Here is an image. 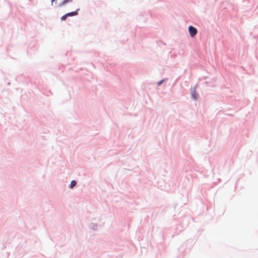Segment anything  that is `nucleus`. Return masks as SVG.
I'll return each instance as SVG.
<instances>
[{
	"instance_id": "39448f33",
	"label": "nucleus",
	"mask_w": 258,
	"mask_h": 258,
	"mask_svg": "<svg viewBox=\"0 0 258 258\" xmlns=\"http://www.w3.org/2000/svg\"><path fill=\"white\" fill-rule=\"evenodd\" d=\"M68 17L67 14L63 15V16L61 17V21H64L66 20L67 18Z\"/></svg>"
},
{
	"instance_id": "f257e3e1",
	"label": "nucleus",
	"mask_w": 258,
	"mask_h": 258,
	"mask_svg": "<svg viewBox=\"0 0 258 258\" xmlns=\"http://www.w3.org/2000/svg\"><path fill=\"white\" fill-rule=\"evenodd\" d=\"M188 31H189L190 35L191 37L195 36L197 33V29L191 26H190L188 27Z\"/></svg>"
},
{
	"instance_id": "f03ea898",
	"label": "nucleus",
	"mask_w": 258,
	"mask_h": 258,
	"mask_svg": "<svg viewBox=\"0 0 258 258\" xmlns=\"http://www.w3.org/2000/svg\"><path fill=\"white\" fill-rule=\"evenodd\" d=\"M196 88L197 86H195L192 92H191V95L192 96V98L195 100L197 99L198 96V94L196 92Z\"/></svg>"
},
{
	"instance_id": "423d86ee",
	"label": "nucleus",
	"mask_w": 258,
	"mask_h": 258,
	"mask_svg": "<svg viewBox=\"0 0 258 258\" xmlns=\"http://www.w3.org/2000/svg\"><path fill=\"white\" fill-rule=\"evenodd\" d=\"M72 0H64L62 2V5H64L70 2H71Z\"/></svg>"
},
{
	"instance_id": "20e7f679",
	"label": "nucleus",
	"mask_w": 258,
	"mask_h": 258,
	"mask_svg": "<svg viewBox=\"0 0 258 258\" xmlns=\"http://www.w3.org/2000/svg\"><path fill=\"white\" fill-rule=\"evenodd\" d=\"M77 184V182L75 180H72L70 185V188H73Z\"/></svg>"
},
{
	"instance_id": "0eeeda50",
	"label": "nucleus",
	"mask_w": 258,
	"mask_h": 258,
	"mask_svg": "<svg viewBox=\"0 0 258 258\" xmlns=\"http://www.w3.org/2000/svg\"><path fill=\"white\" fill-rule=\"evenodd\" d=\"M163 82V81H160L158 83V85H160Z\"/></svg>"
},
{
	"instance_id": "7ed1b4c3",
	"label": "nucleus",
	"mask_w": 258,
	"mask_h": 258,
	"mask_svg": "<svg viewBox=\"0 0 258 258\" xmlns=\"http://www.w3.org/2000/svg\"><path fill=\"white\" fill-rule=\"evenodd\" d=\"M79 10V9H78L75 12H71V13H67L66 14L67 16L68 17H72V16H76L78 14V13H77V11Z\"/></svg>"
}]
</instances>
